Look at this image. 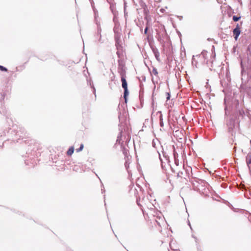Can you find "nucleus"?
<instances>
[{
    "label": "nucleus",
    "mask_w": 251,
    "mask_h": 251,
    "mask_svg": "<svg viewBox=\"0 0 251 251\" xmlns=\"http://www.w3.org/2000/svg\"><path fill=\"white\" fill-rule=\"evenodd\" d=\"M125 166L129 174L131 171L130 169H133L136 168L138 171H140L141 168L138 164L137 158H126L125 162Z\"/></svg>",
    "instance_id": "1"
},
{
    "label": "nucleus",
    "mask_w": 251,
    "mask_h": 251,
    "mask_svg": "<svg viewBox=\"0 0 251 251\" xmlns=\"http://www.w3.org/2000/svg\"><path fill=\"white\" fill-rule=\"evenodd\" d=\"M46 163L50 166H55L58 170H62L64 169V162L62 160L58 159V158H45Z\"/></svg>",
    "instance_id": "2"
},
{
    "label": "nucleus",
    "mask_w": 251,
    "mask_h": 251,
    "mask_svg": "<svg viewBox=\"0 0 251 251\" xmlns=\"http://www.w3.org/2000/svg\"><path fill=\"white\" fill-rule=\"evenodd\" d=\"M159 159L162 169H167V168H170L173 172L175 171L173 164H171V159H170V158H159Z\"/></svg>",
    "instance_id": "3"
},
{
    "label": "nucleus",
    "mask_w": 251,
    "mask_h": 251,
    "mask_svg": "<svg viewBox=\"0 0 251 251\" xmlns=\"http://www.w3.org/2000/svg\"><path fill=\"white\" fill-rule=\"evenodd\" d=\"M121 81L122 82V87L124 89V98L126 103L127 102V98L128 96L129 93L127 89V83L125 77L123 75L121 77Z\"/></svg>",
    "instance_id": "4"
},
{
    "label": "nucleus",
    "mask_w": 251,
    "mask_h": 251,
    "mask_svg": "<svg viewBox=\"0 0 251 251\" xmlns=\"http://www.w3.org/2000/svg\"><path fill=\"white\" fill-rule=\"evenodd\" d=\"M37 159H35V158H26L25 160V163L29 167H33L37 165Z\"/></svg>",
    "instance_id": "5"
},
{
    "label": "nucleus",
    "mask_w": 251,
    "mask_h": 251,
    "mask_svg": "<svg viewBox=\"0 0 251 251\" xmlns=\"http://www.w3.org/2000/svg\"><path fill=\"white\" fill-rule=\"evenodd\" d=\"M86 165H81V166L78 165H75L73 167V170L74 171L76 172H82V171H84L87 169L89 168V167L87 168Z\"/></svg>",
    "instance_id": "6"
},
{
    "label": "nucleus",
    "mask_w": 251,
    "mask_h": 251,
    "mask_svg": "<svg viewBox=\"0 0 251 251\" xmlns=\"http://www.w3.org/2000/svg\"><path fill=\"white\" fill-rule=\"evenodd\" d=\"M241 33V30L238 24L237 25L233 31V36L235 40H237Z\"/></svg>",
    "instance_id": "7"
},
{
    "label": "nucleus",
    "mask_w": 251,
    "mask_h": 251,
    "mask_svg": "<svg viewBox=\"0 0 251 251\" xmlns=\"http://www.w3.org/2000/svg\"><path fill=\"white\" fill-rule=\"evenodd\" d=\"M171 162L174 163V165H176V167H178L179 165H180V166H182L183 167V163H182V161L179 162V160L178 159V158H171Z\"/></svg>",
    "instance_id": "8"
},
{
    "label": "nucleus",
    "mask_w": 251,
    "mask_h": 251,
    "mask_svg": "<svg viewBox=\"0 0 251 251\" xmlns=\"http://www.w3.org/2000/svg\"><path fill=\"white\" fill-rule=\"evenodd\" d=\"M74 151V147H70L67 152V154L68 156H71L73 153Z\"/></svg>",
    "instance_id": "9"
},
{
    "label": "nucleus",
    "mask_w": 251,
    "mask_h": 251,
    "mask_svg": "<svg viewBox=\"0 0 251 251\" xmlns=\"http://www.w3.org/2000/svg\"><path fill=\"white\" fill-rule=\"evenodd\" d=\"M183 173L181 171H179L177 173V177L178 178V177H183Z\"/></svg>",
    "instance_id": "10"
},
{
    "label": "nucleus",
    "mask_w": 251,
    "mask_h": 251,
    "mask_svg": "<svg viewBox=\"0 0 251 251\" xmlns=\"http://www.w3.org/2000/svg\"><path fill=\"white\" fill-rule=\"evenodd\" d=\"M246 162L249 169H250V164H251V158H249L248 159L247 158Z\"/></svg>",
    "instance_id": "11"
},
{
    "label": "nucleus",
    "mask_w": 251,
    "mask_h": 251,
    "mask_svg": "<svg viewBox=\"0 0 251 251\" xmlns=\"http://www.w3.org/2000/svg\"><path fill=\"white\" fill-rule=\"evenodd\" d=\"M83 147H84L83 144H81L80 145V147L78 149H76V151L79 152V151H81L83 148Z\"/></svg>",
    "instance_id": "12"
},
{
    "label": "nucleus",
    "mask_w": 251,
    "mask_h": 251,
    "mask_svg": "<svg viewBox=\"0 0 251 251\" xmlns=\"http://www.w3.org/2000/svg\"><path fill=\"white\" fill-rule=\"evenodd\" d=\"M152 73L155 75H158V72L157 71V69L155 68H153L152 69Z\"/></svg>",
    "instance_id": "13"
},
{
    "label": "nucleus",
    "mask_w": 251,
    "mask_h": 251,
    "mask_svg": "<svg viewBox=\"0 0 251 251\" xmlns=\"http://www.w3.org/2000/svg\"><path fill=\"white\" fill-rule=\"evenodd\" d=\"M240 19V17H237L236 16H233V20L234 22H237Z\"/></svg>",
    "instance_id": "14"
},
{
    "label": "nucleus",
    "mask_w": 251,
    "mask_h": 251,
    "mask_svg": "<svg viewBox=\"0 0 251 251\" xmlns=\"http://www.w3.org/2000/svg\"><path fill=\"white\" fill-rule=\"evenodd\" d=\"M0 70L2 71H7V70L6 68L0 65Z\"/></svg>",
    "instance_id": "15"
},
{
    "label": "nucleus",
    "mask_w": 251,
    "mask_h": 251,
    "mask_svg": "<svg viewBox=\"0 0 251 251\" xmlns=\"http://www.w3.org/2000/svg\"><path fill=\"white\" fill-rule=\"evenodd\" d=\"M192 236L193 238H194L195 239V242H196V243H197L198 242V239H197V238L194 235H192Z\"/></svg>",
    "instance_id": "16"
},
{
    "label": "nucleus",
    "mask_w": 251,
    "mask_h": 251,
    "mask_svg": "<svg viewBox=\"0 0 251 251\" xmlns=\"http://www.w3.org/2000/svg\"><path fill=\"white\" fill-rule=\"evenodd\" d=\"M166 95H167V100H169L170 98V94L168 93H166Z\"/></svg>",
    "instance_id": "17"
},
{
    "label": "nucleus",
    "mask_w": 251,
    "mask_h": 251,
    "mask_svg": "<svg viewBox=\"0 0 251 251\" xmlns=\"http://www.w3.org/2000/svg\"><path fill=\"white\" fill-rule=\"evenodd\" d=\"M159 11L161 13H164V12L165 11V10L163 8H161L160 10H159Z\"/></svg>",
    "instance_id": "18"
},
{
    "label": "nucleus",
    "mask_w": 251,
    "mask_h": 251,
    "mask_svg": "<svg viewBox=\"0 0 251 251\" xmlns=\"http://www.w3.org/2000/svg\"><path fill=\"white\" fill-rule=\"evenodd\" d=\"M139 201H140V199H137V201H136V202H137V204H138L139 206H141V204H140V203H139Z\"/></svg>",
    "instance_id": "19"
},
{
    "label": "nucleus",
    "mask_w": 251,
    "mask_h": 251,
    "mask_svg": "<svg viewBox=\"0 0 251 251\" xmlns=\"http://www.w3.org/2000/svg\"><path fill=\"white\" fill-rule=\"evenodd\" d=\"M148 29V27H146V28L145 29V31H144L145 34H146L147 33Z\"/></svg>",
    "instance_id": "20"
},
{
    "label": "nucleus",
    "mask_w": 251,
    "mask_h": 251,
    "mask_svg": "<svg viewBox=\"0 0 251 251\" xmlns=\"http://www.w3.org/2000/svg\"><path fill=\"white\" fill-rule=\"evenodd\" d=\"M189 226H190V227L191 229V230H192V227H191V225H190V223H189Z\"/></svg>",
    "instance_id": "21"
},
{
    "label": "nucleus",
    "mask_w": 251,
    "mask_h": 251,
    "mask_svg": "<svg viewBox=\"0 0 251 251\" xmlns=\"http://www.w3.org/2000/svg\"><path fill=\"white\" fill-rule=\"evenodd\" d=\"M142 201H143V202H145V198H143L142 199Z\"/></svg>",
    "instance_id": "22"
},
{
    "label": "nucleus",
    "mask_w": 251,
    "mask_h": 251,
    "mask_svg": "<svg viewBox=\"0 0 251 251\" xmlns=\"http://www.w3.org/2000/svg\"><path fill=\"white\" fill-rule=\"evenodd\" d=\"M156 223H157V224H158L159 226H160V224H159V222H157V221H156Z\"/></svg>",
    "instance_id": "23"
},
{
    "label": "nucleus",
    "mask_w": 251,
    "mask_h": 251,
    "mask_svg": "<svg viewBox=\"0 0 251 251\" xmlns=\"http://www.w3.org/2000/svg\"><path fill=\"white\" fill-rule=\"evenodd\" d=\"M182 160L183 162H184V158H182Z\"/></svg>",
    "instance_id": "24"
},
{
    "label": "nucleus",
    "mask_w": 251,
    "mask_h": 251,
    "mask_svg": "<svg viewBox=\"0 0 251 251\" xmlns=\"http://www.w3.org/2000/svg\"><path fill=\"white\" fill-rule=\"evenodd\" d=\"M117 54H118V56H119V53L118 52H117Z\"/></svg>",
    "instance_id": "25"
},
{
    "label": "nucleus",
    "mask_w": 251,
    "mask_h": 251,
    "mask_svg": "<svg viewBox=\"0 0 251 251\" xmlns=\"http://www.w3.org/2000/svg\"><path fill=\"white\" fill-rule=\"evenodd\" d=\"M102 191H104V190L101 189Z\"/></svg>",
    "instance_id": "26"
},
{
    "label": "nucleus",
    "mask_w": 251,
    "mask_h": 251,
    "mask_svg": "<svg viewBox=\"0 0 251 251\" xmlns=\"http://www.w3.org/2000/svg\"><path fill=\"white\" fill-rule=\"evenodd\" d=\"M102 191H104V190L101 189Z\"/></svg>",
    "instance_id": "27"
},
{
    "label": "nucleus",
    "mask_w": 251,
    "mask_h": 251,
    "mask_svg": "<svg viewBox=\"0 0 251 251\" xmlns=\"http://www.w3.org/2000/svg\"><path fill=\"white\" fill-rule=\"evenodd\" d=\"M102 191H104V190L101 189Z\"/></svg>",
    "instance_id": "28"
}]
</instances>
